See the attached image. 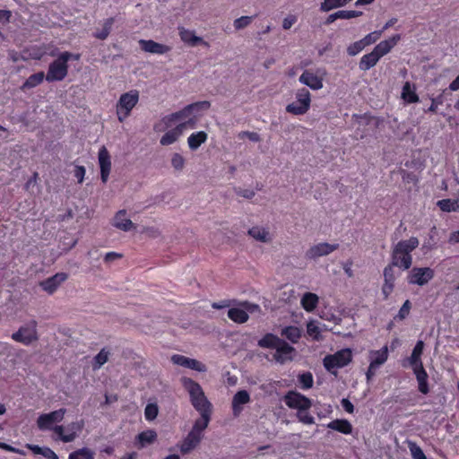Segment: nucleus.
<instances>
[{"mask_svg": "<svg viewBox=\"0 0 459 459\" xmlns=\"http://www.w3.org/2000/svg\"><path fill=\"white\" fill-rule=\"evenodd\" d=\"M180 382L189 394L192 406L200 413V418L195 420L190 431L204 437V431L207 429L212 419V404L206 397L199 383L186 377H181Z\"/></svg>", "mask_w": 459, "mask_h": 459, "instance_id": "obj_1", "label": "nucleus"}, {"mask_svg": "<svg viewBox=\"0 0 459 459\" xmlns=\"http://www.w3.org/2000/svg\"><path fill=\"white\" fill-rule=\"evenodd\" d=\"M65 413L66 409L61 408L59 410L53 411L49 413H43L39 415L37 420L38 428L40 430L52 429L56 434H57L58 438L64 443H69L74 441L77 437V434H75V432L64 434V427L62 425H56L53 427L54 423L61 422L64 420Z\"/></svg>", "mask_w": 459, "mask_h": 459, "instance_id": "obj_2", "label": "nucleus"}, {"mask_svg": "<svg viewBox=\"0 0 459 459\" xmlns=\"http://www.w3.org/2000/svg\"><path fill=\"white\" fill-rule=\"evenodd\" d=\"M420 241L416 237L400 240L393 247L391 253L392 265L402 270H408L412 264L411 252L419 247Z\"/></svg>", "mask_w": 459, "mask_h": 459, "instance_id": "obj_3", "label": "nucleus"}, {"mask_svg": "<svg viewBox=\"0 0 459 459\" xmlns=\"http://www.w3.org/2000/svg\"><path fill=\"white\" fill-rule=\"evenodd\" d=\"M79 54H73L68 51L62 52L56 59L48 65L46 74V81L48 82L63 81L68 74V62L70 60H79Z\"/></svg>", "mask_w": 459, "mask_h": 459, "instance_id": "obj_4", "label": "nucleus"}, {"mask_svg": "<svg viewBox=\"0 0 459 459\" xmlns=\"http://www.w3.org/2000/svg\"><path fill=\"white\" fill-rule=\"evenodd\" d=\"M138 101L139 92L136 90H131L121 94L116 106L117 117L119 122H124L131 115V111Z\"/></svg>", "mask_w": 459, "mask_h": 459, "instance_id": "obj_5", "label": "nucleus"}, {"mask_svg": "<svg viewBox=\"0 0 459 459\" xmlns=\"http://www.w3.org/2000/svg\"><path fill=\"white\" fill-rule=\"evenodd\" d=\"M296 100L285 108L287 113L294 116L305 115L311 106V94L307 88H300L295 93Z\"/></svg>", "mask_w": 459, "mask_h": 459, "instance_id": "obj_6", "label": "nucleus"}, {"mask_svg": "<svg viewBox=\"0 0 459 459\" xmlns=\"http://www.w3.org/2000/svg\"><path fill=\"white\" fill-rule=\"evenodd\" d=\"M352 360V352L349 348L336 351L334 354L325 357L324 367L329 372L334 368H341L347 366Z\"/></svg>", "mask_w": 459, "mask_h": 459, "instance_id": "obj_7", "label": "nucleus"}, {"mask_svg": "<svg viewBox=\"0 0 459 459\" xmlns=\"http://www.w3.org/2000/svg\"><path fill=\"white\" fill-rule=\"evenodd\" d=\"M37 325V322L31 320L29 324L21 326L17 332L13 333L12 339L24 345H30L39 339Z\"/></svg>", "mask_w": 459, "mask_h": 459, "instance_id": "obj_8", "label": "nucleus"}, {"mask_svg": "<svg viewBox=\"0 0 459 459\" xmlns=\"http://www.w3.org/2000/svg\"><path fill=\"white\" fill-rule=\"evenodd\" d=\"M285 404L297 411H308L312 406V401L297 391H289L283 396Z\"/></svg>", "mask_w": 459, "mask_h": 459, "instance_id": "obj_9", "label": "nucleus"}, {"mask_svg": "<svg viewBox=\"0 0 459 459\" xmlns=\"http://www.w3.org/2000/svg\"><path fill=\"white\" fill-rule=\"evenodd\" d=\"M435 272L429 267H413L407 275L409 284L423 286L431 281Z\"/></svg>", "mask_w": 459, "mask_h": 459, "instance_id": "obj_10", "label": "nucleus"}, {"mask_svg": "<svg viewBox=\"0 0 459 459\" xmlns=\"http://www.w3.org/2000/svg\"><path fill=\"white\" fill-rule=\"evenodd\" d=\"M339 248L338 244H329V243H319L311 247L306 252V257L307 259H316L320 256L327 255L332 252L337 250Z\"/></svg>", "mask_w": 459, "mask_h": 459, "instance_id": "obj_11", "label": "nucleus"}, {"mask_svg": "<svg viewBox=\"0 0 459 459\" xmlns=\"http://www.w3.org/2000/svg\"><path fill=\"white\" fill-rule=\"evenodd\" d=\"M98 159L100 168V178L103 183H106L111 170V159L110 154L105 146H102L99 150Z\"/></svg>", "mask_w": 459, "mask_h": 459, "instance_id": "obj_12", "label": "nucleus"}, {"mask_svg": "<svg viewBox=\"0 0 459 459\" xmlns=\"http://www.w3.org/2000/svg\"><path fill=\"white\" fill-rule=\"evenodd\" d=\"M172 363L182 366L186 368H190L198 372H204L206 371V367L202 362L198 361L195 359L187 358L184 355L180 354H174L171 357Z\"/></svg>", "mask_w": 459, "mask_h": 459, "instance_id": "obj_13", "label": "nucleus"}, {"mask_svg": "<svg viewBox=\"0 0 459 459\" xmlns=\"http://www.w3.org/2000/svg\"><path fill=\"white\" fill-rule=\"evenodd\" d=\"M68 274L65 273H56L53 276L40 281L39 285L48 294H53L58 287L65 281Z\"/></svg>", "mask_w": 459, "mask_h": 459, "instance_id": "obj_14", "label": "nucleus"}, {"mask_svg": "<svg viewBox=\"0 0 459 459\" xmlns=\"http://www.w3.org/2000/svg\"><path fill=\"white\" fill-rule=\"evenodd\" d=\"M201 105H204V107L208 106L206 103V100L197 101V102H195V103L186 106L184 108H182L181 110H179L178 112L172 113L169 116L165 117L164 120L166 121V123H171L176 120L187 119L190 117H192L193 108H195L198 106H201Z\"/></svg>", "mask_w": 459, "mask_h": 459, "instance_id": "obj_15", "label": "nucleus"}, {"mask_svg": "<svg viewBox=\"0 0 459 459\" xmlns=\"http://www.w3.org/2000/svg\"><path fill=\"white\" fill-rule=\"evenodd\" d=\"M139 45L143 51L151 54L164 55L171 50L169 46L158 43L152 39H140Z\"/></svg>", "mask_w": 459, "mask_h": 459, "instance_id": "obj_16", "label": "nucleus"}, {"mask_svg": "<svg viewBox=\"0 0 459 459\" xmlns=\"http://www.w3.org/2000/svg\"><path fill=\"white\" fill-rule=\"evenodd\" d=\"M418 382V390L422 394L429 393V375L423 365L410 367Z\"/></svg>", "mask_w": 459, "mask_h": 459, "instance_id": "obj_17", "label": "nucleus"}, {"mask_svg": "<svg viewBox=\"0 0 459 459\" xmlns=\"http://www.w3.org/2000/svg\"><path fill=\"white\" fill-rule=\"evenodd\" d=\"M204 437L189 431L179 445V450L182 455H187L195 450L201 443Z\"/></svg>", "mask_w": 459, "mask_h": 459, "instance_id": "obj_18", "label": "nucleus"}, {"mask_svg": "<svg viewBox=\"0 0 459 459\" xmlns=\"http://www.w3.org/2000/svg\"><path fill=\"white\" fill-rule=\"evenodd\" d=\"M299 81L315 91L323 88V78L309 70H305L299 76Z\"/></svg>", "mask_w": 459, "mask_h": 459, "instance_id": "obj_19", "label": "nucleus"}, {"mask_svg": "<svg viewBox=\"0 0 459 459\" xmlns=\"http://www.w3.org/2000/svg\"><path fill=\"white\" fill-rule=\"evenodd\" d=\"M423 350H424V342H423V341L420 340L416 342L411 356L409 358H407L403 362V367L406 368L407 366L413 367V366H418V365H423V362L421 359V356L423 354Z\"/></svg>", "mask_w": 459, "mask_h": 459, "instance_id": "obj_20", "label": "nucleus"}, {"mask_svg": "<svg viewBox=\"0 0 459 459\" xmlns=\"http://www.w3.org/2000/svg\"><path fill=\"white\" fill-rule=\"evenodd\" d=\"M401 35L395 34L388 39L380 41L373 49V51L381 58L388 54L392 48L400 41Z\"/></svg>", "mask_w": 459, "mask_h": 459, "instance_id": "obj_21", "label": "nucleus"}, {"mask_svg": "<svg viewBox=\"0 0 459 459\" xmlns=\"http://www.w3.org/2000/svg\"><path fill=\"white\" fill-rule=\"evenodd\" d=\"M275 350L276 351L273 354V358L280 363H284L287 359H291L290 355L295 351V349L282 339Z\"/></svg>", "mask_w": 459, "mask_h": 459, "instance_id": "obj_22", "label": "nucleus"}, {"mask_svg": "<svg viewBox=\"0 0 459 459\" xmlns=\"http://www.w3.org/2000/svg\"><path fill=\"white\" fill-rule=\"evenodd\" d=\"M388 359V348L387 346L382 347L380 350L369 351V360L372 368H379Z\"/></svg>", "mask_w": 459, "mask_h": 459, "instance_id": "obj_23", "label": "nucleus"}, {"mask_svg": "<svg viewBox=\"0 0 459 459\" xmlns=\"http://www.w3.org/2000/svg\"><path fill=\"white\" fill-rule=\"evenodd\" d=\"M250 395L247 391L240 390L237 392L232 399V411L235 416H238L241 411V405L249 403Z\"/></svg>", "mask_w": 459, "mask_h": 459, "instance_id": "obj_24", "label": "nucleus"}, {"mask_svg": "<svg viewBox=\"0 0 459 459\" xmlns=\"http://www.w3.org/2000/svg\"><path fill=\"white\" fill-rule=\"evenodd\" d=\"M178 30L181 40L189 46L195 47L201 43L207 45V43L204 42L201 37L196 36L194 31L186 30L184 27H179Z\"/></svg>", "mask_w": 459, "mask_h": 459, "instance_id": "obj_25", "label": "nucleus"}, {"mask_svg": "<svg viewBox=\"0 0 459 459\" xmlns=\"http://www.w3.org/2000/svg\"><path fill=\"white\" fill-rule=\"evenodd\" d=\"M362 15V12L354 10H341L330 14L325 21V25H330L337 19H352Z\"/></svg>", "mask_w": 459, "mask_h": 459, "instance_id": "obj_26", "label": "nucleus"}, {"mask_svg": "<svg viewBox=\"0 0 459 459\" xmlns=\"http://www.w3.org/2000/svg\"><path fill=\"white\" fill-rule=\"evenodd\" d=\"M126 210L118 211L114 217L113 225L116 228L122 230L124 231H129L131 229L134 228V224L130 219L126 217Z\"/></svg>", "mask_w": 459, "mask_h": 459, "instance_id": "obj_27", "label": "nucleus"}, {"mask_svg": "<svg viewBox=\"0 0 459 459\" xmlns=\"http://www.w3.org/2000/svg\"><path fill=\"white\" fill-rule=\"evenodd\" d=\"M183 126L184 125H178L175 128L166 132L160 138V144L166 146L174 143L178 139V137L183 134Z\"/></svg>", "mask_w": 459, "mask_h": 459, "instance_id": "obj_28", "label": "nucleus"}, {"mask_svg": "<svg viewBox=\"0 0 459 459\" xmlns=\"http://www.w3.org/2000/svg\"><path fill=\"white\" fill-rule=\"evenodd\" d=\"M326 427L328 429L336 430L344 435H350L352 432V425L351 422L344 419H337L330 421Z\"/></svg>", "mask_w": 459, "mask_h": 459, "instance_id": "obj_29", "label": "nucleus"}, {"mask_svg": "<svg viewBox=\"0 0 459 459\" xmlns=\"http://www.w3.org/2000/svg\"><path fill=\"white\" fill-rule=\"evenodd\" d=\"M208 135L204 131L192 133L187 138V143L192 151L197 150L207 141Z\"/></svg>", "mask_w": 459, "mask_h": 459, "instance_id": "obj_30", "label": "nucleus"}, {"mask_svg": "<svg viewBox=\"0 0 459 459\" xmlns=\"http://www.w3.org/2000/svg\"><path fill=\"white\" fill-rule=\"evenodd\" d=\"M380 60L379 56H377L373 50L364 55L359 63V67L361 71H368L370 68L374 67L377 62Z\"/></svg>", "mask_w": 459, "mask_h": 459, "instance_id": "obj_31", "label": "nucleus"}, {"mask_svg": "<svg viewBox=\"0 0 459 459\" xmlns=\"http://www.w3.org/2000/svg\"><path fill=\"white\" fill-rule=\"evenodd\" d=\"M318 304V297L312 292H307L301 298V306L307 312L315 310Z\"/></svg>", "mask_w": 459, "mask_h": 459, "instance_id": "obj_32", "label": "nucleus"}, {"mask_svg": "<svg viewBox=\"0 0 459 459\" xmlns=\"http://www.w3.org/2000/svg\"><path fill=\"white\" fill-rule=\"evenodd\" d=\"M281 339L273 333L264 334L259 341L258 346L261 348L276 349Z\"/></svg>", "mask_w": 459, "mask_h": 459, "instance_id": "obj_33", "label": "nucleus"}, {"mask_svg": "<svg viewBox=\"0 0 459 459\" xmlns=\"http://www.w3.org/2000/svg\"><path fill=\"white\" fill-rule=\"evenodd\" d=\"M281 334L292 343H297L301 337V330L297 326L289 325L281 329Z\"/></svg>", "mask_w": 459, "mask_h": 459, "instance_id": "obj_34", "label": "nucleus"}, {"mask_svg": "<svg viewBox=\"0 0 459 459\" xmlns=\"http://www.w3.org/2000/svg\"><path fill=\"white\" fill-rule=\"evenodd\" d=\"M157 439V433L152 429L142 431L136 436V440L141 447L152 444Z\"/></svg>", "mask_w": 459, "mask_h": 459, "instance_id": "obj_35", "label": "nucleus"}, {"mask_svg": "<svg viewBox=\"0 0 459 459\" xmlns=\"http://www.w3.org/2000/svg\"><path fill=\"white\" fill-rule=\"evenodd\" d=\"M46 79V75L44 72H38L36 74H33L30 75L26 81L23 82L22 86V90L25 91L27 89L34 88L38 85H39L43 80Z\"/></svg>", "mask_w": 459, "mask_h": 459, "instance_id": "obj_36", "label": "nucleus"}, {"mask_svg": "<svg viewBox=\"0 0 459 459\" xmlns=\"http://www.w3.org/2000/svg\"><path fill=\"white\" fill-rule=\"evenodd\" d=\"M228 317L235 323L243 324L246 323L249 316L248 314L238 307L230 308L228 311Z\"/></svg>", "mask_w": 459, "mask_h": 459, "instance_id": "obj_37", "label": "nucleus"}, {"mask_svg": "<svg viewBox=\"0 0 459 459\" xmlns=\"http://www.w3.org/2000/svg\"><path fill=\"white\" fill-rule=\"evenodd\" d=\"M402 97L408 103H416L420 100L419 96L415 91L411 89V83L409 82H406L403 86Z\"/></svg>", "mask_w": 459, "mask_h": 459, "instance_id": "obj_38", "label": "nucleus"}, {"mask_svg": "<svg viewBox=\"0 0 459 459\" xmlns=\"http://www.w3.org/2000/svg\"><path fill=\"white\" fill-rule=\"evenodd\" d=\"M115 22V19L110 17V18H108L104 21V23H103V28L101 30H99V31H96L93 36L98 39H100V40H104L106 39L110 31H111V29H112V26H113V23Z\"/></svg>", "mask_w": 459, "mask_h": 459, "instance_id": "obj_39", "label": "nucleus"}, {"mask_svg": "<svg viewBox=\"0 0 459 459\" xmlns=\"http://www.w3.org/2000/svg\"><path fill=\"white\" fill-rule=\"evenodd\" d=\"M248 234L256 240L268 242L270 240L269 231L264 228L253 227L248 230Z\"/></svg>", "mask_w": 459, "mask_h": 459, "instance_id": "obj_40", "label": "nucleus"}, {"mask_svg": "<svg viewBox=\"0 0 459 459\" xmlns=\"http://www.w3.org/2000/svg\"><path fill=\"white\" fill-rule=\"evenodd\" d=\"M68 459H94V453L90 448L83 447L72 452Z\"/></svg>", "mask_w": 459, "mask_h": 459, "instance_id": "obj_41", "label": "nucleus"}, {"mask_svg": "<svg viewBox=\"0 0 459 459\" xmlns=\"http://www.w3.org/2000/svg\"><path fill=\"white\" fill-rule=\"evenodd\" d=\"M307 333L312 337L314 341L322 339L321 331L316 321H309L307 324Z\"/></svg>", "mask_w": 459, "mask_h": 459, "instance_id": "obj_42", "label": "nucleus"}, {"mask_svg": "<svg viewBox=\"0 0 459 459\" xmlns=\"http://www.w3.org/2000/svg\"><path fill=\"white\" fill-rule=\"evenodd\" d=\"M299 383L303 390H307L313 386L314 379L311 372H305L298 377Z\"/></svg>", "mask_w": 459, "mask_h": 459, "instance_id": "obj_43", "label": "nucleus"}, {"mask_svg": "<svg viewBox=\"0 0 459 459\" xmlns=\"http://www.w3.org/2000/svg\"><path fill=\"white\" fill-rule=\"evenodd\" d=\"M159 413V407L156 403H149L144 409V417L147 421L154 420Z\"/></svg>", "mask_w": 459, "mask_h": 459, "instance_id": "obj_44", "label": "nucleus"}, {"mask_svg": "<svg viewBox=\"0 0 459 459\" xmlns=\"http://www.w3.org/2000/svg\"><path fill=\"white\" fill-rule=\"evenodd\" d=\"M408 447L413 459H427L422 449L415 442L409 441Z\"/></svg>", "mask_w": 459, "mask_h": 459, "instance_id": "obj_45", "label": "nucleus"}, {"mask_svg": "<svg viewBox=\"0 0 459 459\" xmlns=\"http://www.w3.org/2000/svg\"><path fill=\"white\" fill-rule=\"evenodd\" d=\"M446 91V90H444L442 93H440L437 97L431 99V104L429 107V108L427 110H425V112H429V113H437V112L438 106H440L444 103V94H445Z\"/></svg>", "mask_w": 459, "mask_h": 459, "instance_id": "obj_46", "label": "nucleus"}, {"mask_svg": "<svg viewBox=\"0 0 459 459\" xmlns=\"http://www.w3.org/2000/svg\"><path fill=\"white\" fill-rule=\"evenodd\" d=\"M109 352L107 351L105 349H102L95 357H94V363L93 368H99L102 365H104L108 359Z\"/></svg>", "mask_w": 459, "mask_h": 459, "instance_id": "obj_47", "label": "nucleus"}, {"mask_svg": "<svg viewBox=\"0 0 459 459\" xmlns=\"http://www.w3.org/2000/svg\"><path fill=\"white\" fill-rule=\"evenodd\" d=\"M456 203V201L451 199H442L437 203V205L441 211L449 212L455 210Z\"/></svg>", "mask_w": 459, "mask_h": 459, "instance_id": "obj_48", "label": "nucleus"}, {"mask_svg": "<svg viewBox=\"0 0 459 459\" xmlns=\"http://www.w3.org/2000/svg\"><path fill=\"white\" fill-rule=\"evenodd\" d=\"M411 303L409 299L405 300L401 308L398 311V314L394 316L395 320H403L405 319L411 311Z\"/></svg>", "mask_w": 459, "mask_h": 459, "instance_id": "obj_49", "label": "nucleus"}, {"mask_svg": "<svg viewBox=\"0 0 459 459\" xmlns=\"http://www.w3.org/2000/svg\"><path fill=\"white\" fill-rule=\"evenodd\" d=\"M366 46L364 45L363 41L360 39V40H358V41H355L354 43L351 44L348 48H347V53L349 56H356L358 55L360 51H362L364 49Z\"/></svg>", "mask_w": 459, "mask_h": 459, "instance_id": "obj_50", "label": "nucleus"}, {"mask_svg": "<svg viewBox=\"0 0 459 459\" xmlns=\"http://www.w3.org/2000/svg\"><path fill=\"white\" fill-rule=\"evenodd\" d=\"M383 33V30H375L373 32L368 33L361 40L363 41L364 45L367 47L368 45H371L375 42H377L379 38L381 37Z\"/></svg>", "mask_w": 459, "mask_h": 459, "instance_id": "obj_51", "label": "nucleus"}, {"mask_svg": "<svg viewBox=\"0 0 459 459\" xmlns=\"http://www.w3.org/2000/svg\"><path fill=\"white\" fill-rule=\"evenodd\" d=\"M254 16H241L234 21L236 30H241L247 27L253 21Z\"/></svg>", "mask_w": 459, "mask_h": 459, "instance_id": "obj_52", "label": "nucleus"}, {"mask_svg": "<svg viewBox=\"0 0 459 459\" xmlns=\"http://www.w3.org/2000/svg\"><path fill=\"white\" fill-rule=\"evenodd\" d=\"M297 417L299 421L304 424L311 425L315 423L314 417L307 411H298Z\"/></svg>", "mask_w": 459, "mask_h": 459, "instance_id": "obj_53", "label": "nucleus"}, {"mask_svg": "<svg viewBox=\"0 0 459 459\" xmlns=\"http://www.w3.org/2000/svg\"><path fill=\"white\" fill-rule=\"evenodd\" d=\"M335 8H339V0H324L319 9L321 12L327 13Z\"/></svg>", "mask_w": 459, "mask_h": 459, "instance_id": "obj_54", "label": "nucleus"}, {"mask_svg": "<svg viewBox=\"0 0 459 459\" xmlns=\"http://www.w3.org/2000/svg\"><path fill=\"white\" fill-rule=\"evenodd\" d=\"M171 165L177 170H181L185 165V159L179 153H174L171 158Z\"/></svg>", "mask_w": 459, "mask_h": 459, "instance_id": "obj_55", "label": "nucleus"}, {"mask_svg": "<svg viewBox=\"0 0 459 459\" xmlns=\"http://www.w3.org/2000/svg\"><path fill=\"white\" fill-rule=\"evenodd\" d=\"M394 288V281H385L382 286L383 299L386 300Z\"/></svg>", "mask_w": 459, "mask_h": 459, "instance_id": "obj_56", "label": "nucleus"}, {"mask_svg": "<svg viewBox=\"0 0 459 459\" xmlns=\"http://www.w3.org/2000/svg\"><path fill=\"white\" fill-rule=\"evenodd\" d=\"M394 267H395V266L392 265V263L385 267L384 279L385 281H395Z\"/></svg>", "mask_w": 459, "mask_h": 459, "instance_id": "obj_57", "label": "nucleus"}, {"mask_svg": "<svg viewBox=\"0 0 459 459\" xmlns=\"http://www.w3.org/2000/svg\"><path fill=\"white\" fill-rule=\"evenodd\" d=\"M86 173V169L83 166L76 165L74 167V175L77 178L78 183H82L84 180V176Z\"/></svg>", "mask_w": 459, "mask_h": 459, "instance_id": "obj_58", "label": "nucleus"}, {"mask_svg": "<svg viewBox=\"0 0 459 459\" xmlns=\"http://www.w3.org/2000/svg\"><path fill=\"white\" fill-rule=\"evenodd\" d=\"M234 190L238 195L247 199H251L255 196V191L252 189H242L240 187H235Z\"/></svg>", "mask_w": 459, "mask_h": 459, "instance_id": "obj_59", "label": "nucleus"}, {"mask_svg": "<svg viewBox=\"0 0 459 459\" xmlns=\"http://www.w3.org/2000/svg\"><path fill=\"white\" fill-rule=\"evenodd\" d=\"M197 116L196 115H194L193 117H190L189 118H187L185 122L183 123H180L179 125H184V130L186 128H195V126H196V122H197Z\"/></svg>", "mask_w": 459, "mask_h": 459, "instance_id": "obj_60", "label": "nucleus"}, {"mask_svg": "<svg viewBox=\"0 0 459 459\" xmlns=\"http://www.w3.org/2000/svg\"><path fill=\"white\" fill-rule=\"evenodd\" d=\"M47 459H58V455L49 447H43L42 453L40 454Z\"/></svg>", "mask_w": 459, "mask_h": 459, "instance_id": "obj_61", "label": "nucleus"}, {"mask_svg": "<svg viewBox=\"0 0 459 459\" xmlns=\"http://www.w3.org/2000/svg\"><path fill=\"white\" fill-rule=\"evenodd\" d=\"M12 13L9 10H0V23L6 24L10 22Z\"/></svg>", "mask_w": 459, "mask_h": 459, "instance_id": "obj_62", "label": "nucleus"}, {"mask_svg": "<svg viewBox=\"0 0 459 459\" xmlns=\"http://www.w3.org/2000/svg\"><path fill=\"white\" fill-rule=\"evenodd\" d=\"M297 18L293 15H290L286 17L282 22V28L284 30H289L291 26L296 22Z\"/></svg>", "mask_w": 459, "mask_h": 459, "instance_id": "obj_63", "label": "nucleus"}, {"mask_svg": "<svg viewBox=\"0 0 459 459\" xmlns=\"http://www.w3.org/2000/svg\"><path fill=\"white\" fill-rule=\"evenodd\" d=\"M39 178L38 172H34L33 175L27 180L25 183L24 188L25 190L29 191L31 186H34Z\"/></svg>", "mask_w": 459, "mask_h": 459, "instance_id": "obj_64", "label": "nucleus"}]
</instances>
